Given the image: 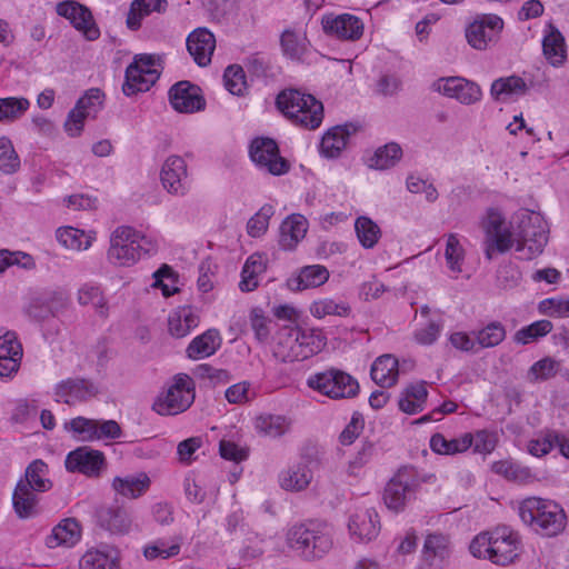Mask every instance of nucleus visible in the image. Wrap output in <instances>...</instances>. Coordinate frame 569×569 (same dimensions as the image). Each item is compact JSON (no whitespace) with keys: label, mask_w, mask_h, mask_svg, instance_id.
Instances as JSON below:
<instances>
[{"label":"nucleus","mask_w":569,"mask_h":569,"mask_svg":"<svg viewBox=\"0 0 569 569\" xmlns=\"http://www.w3.org/2000/svg\"><path fill=\"white\" fill-rule=\"evenodd\" d=\"M151 486L150 477L143 472L128 473L117 476L112 479V490L127 499H138L142 497Z\"/></svg>","instance_id":"nucleus-24"},{"label":"nucleus","mask_w":569,"mask_h":569,"mask_svg":"<svg viewBox=\"0 0 569 569\" xmlns=\"http://www.w3.org/2000/svg\"><path fill=\"white\" fill-rule=\"evenodd\" d=\"M452 545L448 535L430 532L425 537L421 560L430 569H443L449 565Z\"/></svg>","instance_id":"nucleus-15"},{"label":"nucleus","mask_w":569,"mask_h":569,"mask_svg":"<svg viewBox=\"0 0 569 569\" xmlns=\"http://www.w3.org/2000/svg\"><path fill=\"white\" fill-rule=\"evenodd\" d=\"M321 24L327 34L348 41L359 40L365 30L362 20L350 13L326 14Z\"/></svg>","instance_id":"nucleus-16"},{"label":"nucleus","mask_w":569,"mask_h":569,"mask_svg":"<svg viewBox=\"0 0 569 569\" xmlns=\"http://www.w3.org/2000/svg\"><path fill=\"white\" fill-rule=\"evenodd\" d=\"M12 266H20L24 269H30L34 266L33 259L30 254L9 250H0V274L6 271L7 268Z\"/></svg>","instance_id":"nucleus-62"},{"label":"nucleus","mask_w":569,"mask_h":569,"mask_svg":"<svg viewBox=\"0 0 569 569\" xmlns=\"http://www.w3.org/2000/svg\"><path fill=\"white\" fill-rule=\"evenodd\" d=\"M81 537V528L76 519L68 518L60 521L47 537L46 543L49 548L59 546L72 547Z\"/></svg>","instance_id":"nucleus-31"},{"label":"nucleus","mask_w":569,"mask_h":569,"mask_svg":"<svg viewBox=\"0 0 569 569\" xmlns=\"http://www.w3.org/2000/svg\"><path fill=\"white\" fill-rule=\"evenodd\" d=\"M539 310L550 317H569V299H545L539 303Z\"/></svg>","instance_id":"nucleus-64"},{"label":"nucleus","mask_w":569,"mask_h":569,"mask_svg":"<svg viewBox=\"0 0 569 569\" xmlns=\"http://www.w3.org/2000/svg\"><path fill=\"white\" fill-rule=\"evenodd\" d=\"M350 131L347 126L329 129L321 140V152L327 158H337L346 148Z\"/></svg>","instance_id":"nucleus-42"},{"label":"nucleus","mask_w":569,"mask_h":569,"mask_svg":"<svg viewBox=\"0 0 569 569\" xmlns=\"http://www.w3.org/2000/svg\"><path fill=\"white\" fill-rule=\"evenodd\" d=\"M348 528L359 541H371L380 531L378 513L372 508L358 509L351 515Z\"/></svg>","instance_id":"nucleus-22"},{"label":"nucleus","mask_w":569,"mask_h":569,"mask_svg":"<svg viewBox=\"0 0 569 569\" xmlns=\"http://www.w3.org/2000/svg\"><path fill=\"white\" fill-rule=\"evenodd\" d=\"M291 427V421L281 415L264 413L256 418V430L269 438H278L283 436Z\"/></svg>","instance_id":"nucleus-41"},{"label":"nucleus","mask_w":569,"mask_h":569,"mask_svg":"<svg viewBox=\"0 0 569 569\" xmlns=\"http://www.w3.org/2000/svg\"><path fill=\"white\" fill-rule=\"evenodd\" d=\"M104 456L101 451L89 447H79L67 455L64 465L70 472L97 477L104 467Z\"/></svg>","instance_id":"nucleus-18"},{"label":"nucleus","mask_w":569,"mask_h":569,"mask_svg":"<svg viewBox=\"0 0 569 569\" xmlns=\"http://www.w3.org/2000/svg\"><path fill=\"white\" fill-rule=\"evenodd\" d=\"M401 157V147L396 142H390L376 150L369 159V167L377 170H387L395 167Z\"/></svg>","instance_id":"nucleus-47"},{"label":"nucleus","mask_w":569,"mask_h":569,"mask_svg":"<svg viewBox=\"0 0 569 569\" xmlns=\"http://www.w3.org/2000/svg\"><path fill=\"white\" fill-rule=\"evenodd\" d=\"M492 539L490 561L500 566L512 563L519 556L520 541L518 535L511 529L502 527L492 531Z\"/></svg>","instance_id":"nucleus-19"},{"label":"nucleus","mask_w":569,"mask_h":569,"mask_svg":"<svg viewBox=\"0 0 569 569\" xmlns=\"http://www.w3.org/2000/svg\"><path fill=\"white\" fill-rule=\"evenodd\" d=\"M267 269V258L261 253H253L246 260L239 288L243 292L253 291L259 284V276Z\"/></svg>","instance_id":"nucleus-36"},{"label":"nucleus","mask_w":569,"mask_h":569,"mask_svg":"<svg viewBox=\"0 0 569 569\" xmlns=\"http://www.w3.org/2000/svg\"><path fill=\"white\" fill-rule=\"evenodd\" d=\"M78 302L81 306H92L100 317L108 316L107 300L98 286L86 283L78 290Z\"/></svg>","instance_id":"nucleus-49"},{"label":"nucleus","mask_w":569,"mask_h":569,"mask_svg":"<svg viewBox=\"0 0 569 569\" xmlns=\"http://www.w3.org/2000/svg\"><path fill=\"white\" fill-rule=\"evenodd\" d=\"M528 90L526 81L518 76L496 79L491 83L490 94L495 101L509 102L523 96Z\"/></svg>","instance_id":"nucleus-28"},{"label":"nucleus","mask_w":569,"mask_h":569,"mask_svg":"<svg viewBox=\"0 0 569 569\" xmlns=\"http://www.w3.org/2000/svg\"><path fill=\"white\" fill-rule=\"evenodd\" d=\"M18 482L39 493L46 492L52 487V482L48 478V466L42 460L32 461L27 467L24 477Z\"/></svg>","instance_id":"nucleus-39"},{"label":"nucleus","mask_w":569,"mask_h":569,"mask_svg":"<svg viewBox=\"0 0 569 569\" xmlns=\"http://www.w3.org/2000/svg\"><path fill=\"white\" fill-rule=\"evenodd\" d=\"M30 108L24 97L0 98V122H13L20 119Z\"/></svg>","instance_id":"nucleus-50"},{"label":"nucleus","mask_w":569,"mask_h":569,"mask_svg":"<svg viewBox=\"0 0 569 569\" xmlns=\"http://www.w3.org/2000/svg\"><path fill=\"white\" fill-rule=\"evenodd\" d=\"M157 242L129 226L116 228L110 236L108 260L121 267H130L138 262L142 256L154 253Z\"/></svg>","instance_id":"nucleus-3"},{"label":"nucleus","mask_w":569,"mask_h":569,"mask_svg":"<svg viewBox=\"0 0 569 569\" xmlns=\"http://www.w3.org/2000/svg\"><path fill=\"white\" fill-rule=\"evenodd\" d=\"M181 543L179 540H172L171 542L164 539H158L152 543L147 545L143 548V556L148 560L154 559H169L179 555Z\"/></svg>","instance_id":"nucleus-54"},{"label":"nucleus","mask_w":569,"mask_h":569,"mask_svg":"<svg viewBox=\"0 0 569 569\" xmlns=\"http://www.w3.org/2000/svg\"><path fill=\"white\" fill-rule=\"evenodd\" d=\"M108 529L117 533H127L132 526V519L129 512L122 508L110 509L104 518Z\"/></svg>","instance_id":"nucleus-61"},{"label":"nucleus","mask_w":569,"mask_h":569,"mask_svg":"<svg viewBox=\"0 0 569 569\" xmlns=\"http://www.w3.org/2000/svg\"><path fill=\"white\" fill-rule=\"evenodd\" d=\"M226 89L234 96H243L247 91V81L243 69L238 64L229 66L223 73Z\"/></svg>","instance_id":"nucleus-59"},{"label":"nucleus","mask_w":569,"mask_h":569,"mask_svg":"<svg viewBox=\"0 0 569 569\" xmlns=\"http://www.w3.org/2000/svg\"><path fill=\"white\" fill-rule=\"evenodd\" d=\"M14 512L20 519H29L39 512V492L18 482L12 495Z\"/></svg>","instance_id":"nucleus-29"},{"label":"nucleus","mask_w":569,"mask_h":569,"mask_svg":"<svg viewBox=\"0 0 569 569\" xmlns=\"http://www.w3.org/2000/svg\"><path fill=\"white\" fill-rule=\"evenodd\" d=\"M326 338L318 329L284 326L278 330L273 357L283 363L302 361L320 352Z\"/></svg>","instance_id":"nucleus-2"},{"label":"nucleus","mask_w":569,"mask_h":569,"mask_svg":"<svg viewBox=\"0 0 569 569\" xmlns=\"http://www.w3.org/2000/svg\"><path fill=\"white\" fill-rule=\"evenodd\" d=\"M559 368V361L550 357L542 358L530 367L528 379L531 382L548 380L558 373Z\"/></svg>","instance_id":"nucleus-57"},{"label":"nucleus","mask_w":569,"mask_h":569,"mask_svg":"<svg viewBox=\"0 0 569 569\" xmlns=\"http://www.w3.org/2000/svg\"><path fill=\"white\" fill-rule=\"evenodd\" d=\"M169 100L172 108L181 113H192L204 108V99L199 88L189 81H180L169 90Z\"/></svg>","instance_id":"nucleus-20"},{"label":"nucleus","mask_w":569,"mask_h":569,"mask_svg":"<svg viewBox=\"0 0 569 569\" xmlns=\"http://www.w3.org/2000/svg\"><path fill=\"white\" fill-rule=\"evenodd\" d=\"M309 310L310 313L318 319H322L327 316L347 317L350 313L349 305L343 301L337 302L330 298L313 301Z\"/></svg>","instance_id":"nucleus-51"},{"label":"nucleus","mask_w":569,"mask_h":569,"mask_svg":"<svg viewBox=\"0 0 569 569\" xmlns=\"http://www.w3.org/2000/svg\"><path fill=\"white\" fill-rule=\"evenodd\" d=\"M287 543L305 560L322 558L332 547L328 527L310 521L292 526L287 532Z\"/></svg>","instance_id":"nucleus-5"},{"label":"nucleus","mask_w":569,"mask_h":569,"mask_svg":"<svg viewBox=\"0 0 569 569\" xmlns=\"http://www.w3.org/2000/svg\"><path fill=\"white\" fill-rule=\"evenodd\" d=\"M104 94L98 88L89 89L76 103V107L89 118H94L103 106Z\"/></svg>","instance_id":"nucleus-60"},{"label":"nucleus","mask_w":569,"mask_h":569,"mask_svg":"<svg viewBox=\"0 0 569 569\" xmlns=\"http://www.w3.org/2000/svg\"><path fill=\"white\" fill-rule=\"evenodd\" d=\"M96 239V232H84L72 227L59 228L57 230V240L64 248L71 250H87Z\"/></svg>","instance_id":"nucleus-43"},{"label":"nucleus","mask_w":569,"mask_h":569,"mask_svg":"<svg viewBox=\"0 0 569 569\" xmlns=\"http://www.w3.org/2000/svg\"><path fill=\"white\" fill-rule=\"evenodd\" d=\"M221 345V338L217 330H207L196 337L187 347L188 358L193 360L203 359L213 355Z\"/></svg>","instance_id":"nucleus-37"},{"label":"nucleus","mask_w":569,"mask_h":569,"mask_svg":"<svg viewBox=\"0 0 569 569\" xmlns=\"http://www.w3.org/2000/svg\"><path fill=\"white\" fill-rule=\"evenodd\" d=\"M160 182L168 193L186 196L191 187L186 160L177 154L166 158L160 169Z\"/></svg>","instance_id":"nucleus-12"},{"label":"nucleus","mask_w":569,"mask_h":569,"mask_svg":"<svg viewBox=\"0 0 569 569\" xmlns=\"http://www.w3.org/2000/svg\"><path fill=\"white\" fill-rule=\"evenodd\" d=\"M278 109L295 124L317 129L323 120V106L312 94L296 89L281 91L277 97Z\"/></svg>","instance_id":"nucleus-6"},{"label":"nucleus","mask_w":569,"mask_h":569,"mask_svg":"<svg viewBox=\"0 0 569 569\" xmlns=\"http://www.w3.org/2000/svg\"><path fill=\"white\" fill-rule=\"evenodd\" d=\"M97 393L98 389L92 382L79 378L63 380L56 388L57 400L69 406L87 401Z\"/></svg>","instance_id":"nucleus-21"},{"label":"nucleus","mask_w":569,"mask_h":569,"mask_svg":"<svg viewBox=\"0 0 569 569\" xmlns=\"http://www.w3.org/2000/svg\"><path fill=\"white\" fill-rule=\"evenodd\" d=\"M80 569H119L114 550L90 549L80 559Z\"/></svg>","instance_id":"nucleus-45"},{"label":"nucleus","mask_w":569,"mask_h":569,"mask_svg":"<svg viewBox=\"0 0 569 569\" xmlns=\"http://www.w3.org/2000/svg\"><path fill=\"white\" fill-rule=\"evenodd\" d=\"M250 158L260 168L273 176L288 172V161L279 154V148L270 138H256L250 146Z\"/></svg>","instance_id":"nucleus-13"},{"label":"nucleus","mask_w":569,"mask_h":569,"mask_svg":"<svg viewBox=\"0 0 569 569\" xmlns=\"http://www.w3.org/2000/svg\"><path fill=\"white\" fill-rule=\"evenodd\" d=\"M473 442L472 433H463L460 437L447 439L441 433H435L430 438V449L437 455L453 456L467 451Z\"/></svg>","instance_id":"nucleus-34"},{"label":"nucleus","mask_w":569,"mask_h":569,"mask_svg":"<svg viewBox=\"0 0 569 569\" xmlns=\"http://www.w3.org/2000/svg\"><path fill=\"white\" fill-rule=\"evenodd\" d=\"M20 168V159L11 140L7 137L0 138V171L6 174L14 173Z\"/></svg>","instance_id":"nucleus-58"},{"label":"nucleus","mask_w":569,"mask_h":569,"mask_svg":"<svg viewBox=\"0 0 569 569\" xmlns=\"http://www.w3.org/2000/svg\"><path fill=\"white\" fill-rule=\"evenodd\" d=\"M503 29V20L493 13L478 14L466 29L467 42L476 50H486L495 43Z\"/></svg>","instance_id":"nucleus-11"},{"label":"nucleus","mask_w":569,"mask_h":569,"mask_svg":"<svg viewBox=\"0 0 569 569\" xmlns=\"http://www.w3.org/2000/svg\"><path fill=\"white\" fill-rule=\"evenodd\" d=\"M433 89L462 104H473L482 97V91L477 83L461 77L440 78L433 83Z\"/></svg>","instance_id":"nucleus-17"},{"label":"nucleus","mask_w":569,"mask_h":569,"mask_svg":"<svg viewBox=\"0 0 569 569\" xmlns=\"http://www.w3.org/2000/svg\"><path fill=\"white\" fill-rule=\"evenodd\" d=\"M355 231L360 244L365 249H372L381 238L379 226L366 216L356 219Z\"/></svg>","instance_id":"nucleus-48"},{"label":"nucleus","mask_w":569,"mask_h":569,"mask_svg":"<svg viewBox=\"0 0 569 569\" xmlns=\"http://www.w3.org/2000/svg\"><path fill=\"white\" fill-rule=\"evenodd\" d=\"M552 329L553 326L549 320H538L519 329L515 333L513 340L519 345H529L539 338L547 336Z\"/></svg>","instance_id":"nucleus-53"},{"label":"nucleus","mask_w":569,"mask_h":569,"mask_svg":"<svg viewBox=\"0 0 569 569\" xmlns=\"http://www.w3.org/2000/svg\"><path fill=\"white\" fill-rule=\"evenodd\" d=\"M167 7V0H133L127 14V27L136 31L141 27L146 17L153 12L163 13Z\"/></svg>","instance_id":"nucleus-32"},{"label":"nucleus","mask_w":569,"mask_h":569,"mask_svg":"<svg viewBox=\"0 0 569 569\" xmlns=\"http://www.w3.org/2000/svg\"><path fill=\"white\" fill-rule=\"evenodd\" d=\"M57 13L68 19L87 40L94 41L100 37V30L91 11L79 2L72 0L60 2L57 4Z\"/></svg>","instance_id":"nucleus-14"},{"label":"nucleus","mask_w":569,"mask_h":569,"mask_svg":"<svg viewBox=\"0 0 569 569\" xmlns=\"http://www.w3.org/2000/svg\"><path fill=\"white\" fill-rule=\"evenodd\" d=\"M308 228V220L302 214L292 213L288 216L280 224V248L288 251L293 250L306 237Z\"/></svg>","instance_id":"nucleus-25"},{"label":"nucleus","mask_w":569,"mask_h":569,"mask_svg":"<svg viewBox=\"0 0 569 569\" xmlns=\"http://www.w3.org/2000/svg\"><path fill=\"white\" fill-rule=\"evenodd\" d=\"M313 479V472L308 463L298 462L279 475L280 487L287 491L306 490Z\"/></svg>","instance_id":"nucleus-27"},{"label":"nucleus","mask_w":569,"mask_h":569,"mask_svg":"<svg viewBox=\"0 0 569 569\" xmlns=\"http://www.w3.org/2000/svg\"><path fill=\"white\" fill-rule=\"evenodd\" d=\"M156 62L157 60L153 56H137L133 62L128 66V73H130L133 81L136 77H139V72L144 73V76H147V81L144 83H154L160 74L156 67Z\"/></svg>","instance_id":"nucleus-52"},{"label":"nucleus","mask_w":569,"mask_h":569,"mask_svg":"<svg viewBox=\"0 0 569 569\" xmlns=\"http://www.w3.org/2000/svg\"><path fill=\"white\" fill-rule=\"evenodd\" d=\"M491 470L495 473L502 476L507 480L519 485H528L536 480V477L531 472L530 468L509 460L493 462Z\"/></svg>","instance_id":"nucleus-40"},{"label":"nucleus","mask_w":569,"mask_h":569,"mask_svg":"<svg viewBox=\"0 0 569 569\" xmlns=\"http://www.w3.org/2000/svg\"><path fill=\"white\" fill-rule=\"evenodd\" d=\"M506 338V329L499 321H492L476 332V340L481 348L498 346Z\"/></svg>","instance_id":"nucleus-56"},{"label":"nucleus","mask_w":569,"mask_h":569,"mask_svg":"<svg viewBox=\"0 0 569 569\" xmlns=\"http://www.w3.org/2000/svg\"><path fill=\"white\" fill-rule=\"evenodd\" d=\"M428 391L423 382L411 385L405 389L399 399V408L408 415H415L423 410Z\"/></svg>","instance_id":"nucleus-44"},{"label":"nucleus","mask_w":569,"mask_h":569,"mask_svg":"<svg viewBox=\"0 0 569 569\" xmlns=\"http://www.w3.org/2000/svg\"><path fill=\"white\" fill-rule=\"evenodd\" d=\"M307 386L331 399L353 398L360 389L356 378L333 368L311 375L307 380Z\"/></svg>","instance_id":"nucleus-8"},{"label":"nucleus","mask_w":569,"mask_h":569,"mask_svg":"<svg viewBox=\"0 0 569 569\" xmlns=\"http://www.w3.org/2000/svg\"><path fill=\"white\" fill-rule=\"evenodd\" d=\"M485 239L497 247V252L505 253L512 247L522 260H531L543 252L548 242V223L541 213L528 209L517 212L518 238H513L511 229L500 209L488 208L480 220Z\"/></svg>","instance_id":"nucleus-1"},{"label":"nucleus","mask_w":569,"mask_h":569,"mask_svg":"<svg viewBox=\"0 0 569 569\" xmlns=\"http://www.w3.org/2000/svg\"><path fill=\"white\" fill-rule=\"evenodd\" d=\"M274 214L273 206L263 204L247 222V233L251 238L262 237L269 228L270 219Z\"/></svg>","instance_id":"nucleus-55"},{"label":"nucleus","mask_w":569,"mask_h":569,"mask_svg":"<svg viewBox=\"0 0 569 569\" xmlns=\"http://www.w3.org/2000/svg\"><path fill=\"white\" fill-rule=\"evenodd\" d=\"M199 325V316L191 307H181L172 311L168 318L169 333L174 338H183Z\"/></svg>","instance_id":"nucleus-33"},{"label":"nucleus","mask_w":569,"mask_h":569,"mask_svg":"<svg viewBox=\"0 0 569 569\" xmlns=\"http://www.w3.org/2000/svg\"><path fill=\"white\" fill-rule=\"evenodd\" d=\"M329 279V271L325 266L312 264L301 268L299 274L289 281L293 290H305L322 286Z\"/></svg>","instance_id":"nucleus-38"},{"label":"nucleus","mask_w":569,"mask_h":569,"mask_svg":"<svg viewBox=\"0 0 569 569\" xmlns=\"http://www.w3.org/2000/svg\"><path fill=\"white\" fill-rule=\"evenodd\" d=\"M435 475L421 476L417 469L407 466L400 468L387 483L383 492V501L388 509L399 512L415 497L418 487L422 482L435 480Z\"/></svg>","instance_id":"nucleus-7"},{"label":"nucleus","mask_w":569,"mask_h":569,"mask_svg":"<svg viewBox=\"0 0 569 569\" xmlns=\"http://www.w3.org/2000/svg\"><path fill=\"white\" fill-rule=\"evenodd\" d=\"M372 380L382 388H390L398 381L399 363L391 355L378 357L371 366Z\"/></svg>","instance_id":"nucleus-30"},{"label":"nucleus","mask_w":569,"mask_h":569,"mask_svg":"<svg viewBox=\"0 0 569 569\" xmlns=\"http://www.w3.org/2000/svg\"><path fill=\"white\" fill-rule=\"evenodd\" d=\"M64 427L80 441L92 442L117 439L121 436V428L114 420H96L77 417L67 422Z\"/></svg>","instance_id":"nucleus-10"},{"label":"nucleus","mask_w":569,"mask_h":569,"mask_svg":"<svg viewBox=\"0 0 569 569\" xmlns=\"http://www.w3.org/2000/svg\"><path fill=\"white\" fill-rule=\"evenodd\" d=\"M542 52L552 67H561L567 60L565 37L552 23L547 24L542 39Z\"/></svg>","instance_id":"nucleus-26"},{"label":"nucleus","mask_w":569,"mask_h":569,"mask_svg":"<svg viewBox=\"0 0 569 569\" xmlns=\"http://www.w3.org/2000/svg\"><path fill=\"white\" fill-rule=\"evenodd\" d=\"M216 48V38L204 28H198L187 38V49L199 67H206L211 62Z\"/></svg>","instance_id":"nucleus-23"},{"label":"nucleus","mask_w":569,"mask_h":569,"mask_svg":"<svg viewBox=\"0 0 569 569\" xmlns=\"http://www.w3.org/2000/svg\"><path fill=\"white\" fill-rule=\"evenodd\" d=\"M445 259L448 269L452 273L459 274L462 272V266L466 259V250L457 233H449L446 236Z\"/></svg>","instance_id":"nucleus-46"},{"label":"nucleus","mask_w":569,"mask_h":569,"mask_svg":"<svg viewBox=\"0 0 569 569\" xmlns=\"http://www.w3.org/2000/svg\"><path fill=\"white\" fill-rule=\"evenodd\" d=\"M250 326L257 340L264 342L271 333V320L264 316L261 309L254 308L250 312Z\"/></svg>","instance_id":"nucleus-63"},{"label":"nucleus","mask_w":569,"mask_h":569,"mask_svg":"<svg viewBox=\"0 0 569 569\" xmlns=\"http://www.w3.org/2000/svg\"><path fill=\"white\" fill-rule=\"evenodd\" d=\"M518 513L526 525L548 537L557 536L566 527L563 509L549 499L526 498L519 502Z\"/></svg>","instance_id":"nucleus-4"},{"label":"nucleus","mask_w":569,"mask_h":569,"mask_svg":"<svg viewBox=\"0 0 569 569\" xmlns=\"http://www.w3.org/2000/svg\"><path fill=\"white\" fill-rule=\"evenodd\" d=\"M194 400V383L188 375H178L173 383L159 395L152 409L161 416H174L186 411Z\"/></svg>","instance_id":"nucleus-9"},{"label":"nucleus","mask_w":569,"mask_h":569,"mask_svg":"<svg viewBox=\"0 0 569 569\" xmlns=\"http://www.w3.org/2000/svg\"><path fill=\"white\" fill-rule=\"evenodd\" d=\"M282 53L291 60H301L308 51L309 41L302 29L289 28L280 37Z\"/></svg>","instance_id":"nucleus-35"}]
</instances>
